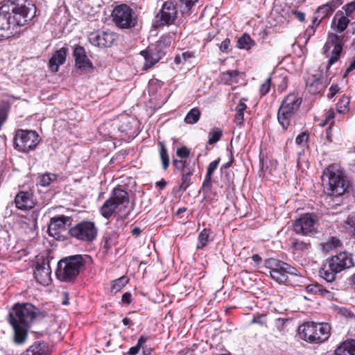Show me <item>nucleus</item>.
Wrapping results in <instances>:
<instances>
[{"instance_id": "4", "label": "nucleus", "mask_w": 355, "mask_h": 355, "mask_svg": "<svg viewBox=\"0 0 355 355\" xmlns=\"http://www.w3.org/2000/svg\"><path fill=\"white\" fill-rule=\"evenodd\" d=\"M352 266L354 261L352 254L342 252L326 260L320 270V275L327 282H332L338 273Z\"/></svg>"}, {"instance_id": "56", "label": "nucleus", "mask_w": 355, "mask_h": 355, "mask_svg": "<svg viewBox=\"0 0 355 355\" xmlns=\"http://www.w3.org/2000/svg\"><path fill=\"white\" fill-rule=\"evenodd\" d=\"M345 11L347 15H349L355 11V0L346 4Z\"/></svg>"}, {"instance_id": "17", "label": "nucleus", "mask_w": 355, "mask_h": 355, "mask_svg": "<svg viewBox=\"0 0 355 355\" xmlns=\"http://www.w3.org/2000/svg\"><path fill=\"white\" fill-rule=\"evenodd\" d=\"M69 220V217L63 215L52 218L48 227L49 236L55 238L59 236L64 230L67 222Z\"/></svg>"}, {"instance_id": "52", "label": "nucleus", "mask_w": 355, "mask_h": 355, "mask_svg": "<svg viewBox=\"0 0 355 355\" xmlns=\"http://www.w3.org/2000/svg\"><path fill=\"white\" fill-rule=\"evenodd\" d=\"M189 153L190 152L189 149L185 146L178 148L176 151L177 156L182 159H186L187 157H188Z\"/></svg>"}, {"instance_id": "42", "label": "nucleus", "mask_w": 355, "mask_h": 355, "mask_svg": "<svg viewBox=\"0 0 355 355\" xmlns=\"http://www.w3.org/2000/svg\"><path fill=\"white\" fill-rule=\"evenodd\" d=\"M128 282V279L123 276L112 282V285L111 287L112 292L117 293L119 292L123 287H124Z\"/></svg>"}, {"instance_id": "61", "label": "nucleus", "mask_w": 355, "mask_h": 355, "mask_svg": "<svg viewBox=\"0 0 355 355\" xmlns=\"http://www.w3.org/2000/svg\"><path fill=\"white\" fill-rule=\"evenodd\" d=\"M131 299H132V295L129 293H125L123 295L121 301L123 303L129 304L131 302Z\"/></svg>"}, {"instance_id": "49", "label": "nucleus", "mask_w": 355, "mask_h": 355, "mask_svg": "<svg viewBox=\"0 0 355 355\" xmlns=\"http://www.w3.org/2000/svg\"><path fill=\"white\" fill-rule=\"evenodd\" d=\"M271 84V78H268L264 83H263L259 88V92L261 96H265L270 91Z\"/></svg>"}, {"instance_id": "12", "label": "nucleus", "mask_w": 355, "mask_h": 355, "mask_svg": "<svg viewBox=\"0 0 355 355\" xmlns=\"http://www.w3.org/2000/svg\"><path fill=\"white\" fill-rule=\"evenodd\" d=\"M163 46L164 42L162 40H159L155 44L150 45L146 50L141 51L140 53L145 60L143 67L144 70L153 67L162 59L164 55Z\"/></svg>"}, {"instance_id": "43", "label": "nucleus", "mask_w": 355, "mask_h": 355, "mask_svg": "<svg viewBox=\"0 0 355 355\" xmlns=\"http://www.w3.org/2000/svg\"><path fill=\"white\" fill-rule=\"evenodd\" d=\"M148 337L144 336H141L138 340L137 344L135 346L130 347L128 354L129 355L137 354L140 349L144 347V345L146 343Z\"/></svg>"}, {"instance_id": "47", "label": "nucleus", "mask_w": 355, "mask_h": 355, "mask_svg": "<svg viewBox=\"0 0 355 355\" xmlns=\"http://www.w3.org/2000/svg\"><path fill=\"white\" fill-rule=\"evenodd\" d=\"M116 243V236L115 235H106L105 236V241L103 248L108 250H110L113 245H114Z\"/></svg>"}, {"instance_id": "62", "label": "nucleus", "mask_w": 355, "mask_h": 355, "mask_svg": "<svg viewBox=\"0 0 355 355\" xmlns=\"http://www.w3.org/2000/svg\"><path fill=\"white\" fill-rule=\"evenodd\" d=\"M332 129H333V128L331 126H329L326 130V137H327V139L329 141H332V139H331Z\"/></svg>"}, {"instance_id": "36", "label": "nucleus", "mask_w": 355, "mask_h": 355, "mask_svg": "<svg viewBox=\"0 0 355 355\" xmlns=\"http://www.w3.org/2000/svg\"><path fill=\"white\" fill-rule=\"evenodd\" d=\"M158 144L160 146L159 157L162 162L163 168L164 170H166L169 165V156L168 151L163 141H159Z\"/></svg>"}, {"instance_id": "18", "label": "nucleus", "mask_w": 355, "mask_h": 355, "mask_svg": "<svg viewBox=\"0 0 355 355\" xmlns=\"http://www.w3.org/2000/svg\"><path fill=\"white\" fill-rule=\"evenodd\" d=\"M76 67L82 71H87L92 67V62L86 55L85 49L83 46H77L73 50Z\"/></svg>"}, {"instance_id": "8", "label": "nucleus", "mask_w": 355, "mask_h": 355, "mask_svg": "<svg viewBox=\"0 0 355 355\" xmlns=\"http://www.w3.org/2000/svg\"><path fill=\"white\" fill-rule=\"evenodd\" d=\"M69 235L83 242L92 243L97 237L98 227L94 222L91 220H83L69 230Z\"/></svg>"}, {"instance_id": "6", "label": "nucleus", "mask_w": 355, "mask_h": 355, "mask_svg": "<svg viewBox=\"0 0 355 355\" xmlns=\"http://www.w3.org/2000/svg\"><path fill=\"white\" fill-rule=\"evenodd\" d=\"M129 203L128 192L120 187L113 189L110 197L105 201L100 209L101 215L108 219L120 205L126 207Z\"/></svg>"}, {"instance_id": "35", "label": "nucleus", "mask_w": 355, "mask_h": 355, "mask_svg": "<svg viewBox=\"0 0 355 355\" xmlns=\"http://www.w3.org/2000/svg\"><path fill=\"white\" fill-rule=\"evenodd\" d=\"M343 50L342 45L340 43V40L336 42V44L334 45V49L331 52V56L329 60V63L327 67V69L328 70L330 67L334 64L340 58L341 51Z\"/></svg>"}, {"instance_id": "25", "label": "nucleus", "mask_w": 355, "mask_h": 355, "mask_svg": "<svg viewBox=\"0 0 355 355\" xmlns=\"http://www.w3.org/2000/svg\"><path fill=\"white\" fill-rule=\"evenodd\" d=\"M315 332L317 334V343H322L326 341L330 336L331 327L326 322L315 323Z\"/></svg>"}, {"instance_id": "34", "label": "nucleus", "mask_w": 355, "mask_h": 355, "mask_svg": "<svg viewBox=\"0 0 355 355\" xmlns=\"http://www.w3.org/2000/svg\"><path fill=\"white\" fill-rule=\"evenodd\" d=\"M193 172L191 169H184L182 173L181 184H180V189L186 191V189L191 185V177Z\"/></svg>"}, {"instance_id": "58", "label": "nucleus", "mask_w": 355, "mask_h": 355, "mask_svg": "<svg viewBox=\"0 0 355 355\" xmlns=\"http://www.w3.org/2000/svg\"><path fill=\"white\" fill-rule=\"evenodd\" d=\"M346 226L345 228L349 230H352L355 229V221L352 218H347L345 222Z\"/></svg>"}, {"instance_id": "33", "label": "nucleus", "mask_w": 355, "mask_h": 355, "mask_svg": "<svg viewBox=\"0 0 355 355\" xmlns=\"http://www.w3.org/2000/svg\"><path fill=\"white\" fill-rule=\"evenodd\" d=\"M336 19H338V22L336 24L337 31L339 32L344 31L347 28V27L349 23V19H348V17L347 16H344L342 14H338V13H336L335 15L334 19H333V22L335 23Z\"/></svg>"}, {"instance_id": "53", "label": "nucleus", "mask_w": 355, "mask_h": 355, "mask_svg": "<svg viewBox=\"0 0 355 355\" xmlns=\"http://www.w3.org/2000/svg\"><path fill=\"white\" fill-rule=\"evenodd\" d=\"M212 187V177L205 176V180L203 182L202 187L204 189H206L207 191H209Z\"/></svg>"}, {"instance_id": "29", "label": "nucleus", "mask_w": 355, "mask_h": 355, "mask_svg": "<svg viewBox=\"0 0 355 355\" xmlns=\"http://www.w3.org/2000/svg\"><path fill=\"white\" fill-rule=\"evenodd\" d=\"M254 44L255 43L250 36L248 34H244L238 39L236 46L241 49L250 50Z\"/></svg>"}, {"instance_id": "9", "label": "nucleus", "mask_w": 355, "mask_h": 355, "mask_svg": "<svg viewBox=\"0 0 355 355\" xmlns=\"http://www.w3.org/2000/svg\"><path fill=\"white\" fill-rule=\"evenodd\" d=\"M40 143L39 135L36 131L19 130L14 137V146L21 152H28Z\"/></svg>"}, {"instance_id": "64", "label": "nucleus", "mask_w": 355, "mask_h": 355, "mask_svg": "<svg viewBox=\"0 0 355 355\" xmlns=\"http://www.w3.org/2000/svg\"><path fill=\"white\" fill-rule=\"evenodd\" d=\"M156 185L162 189L166 185V182L162 179V180L157 182Z\"/></svg>"}, {"instance_id": "13", "label": "nucleus", "mask_w": 355, "mask_h": 355, "mask_svg": "<svg viewBox=\"0 0 355 355\" xmlns=\"http://www.w3.org/2000/svg\"><path fill=\"white\" fill-rule=\"evenodd\" d=\"M318 221L315 216L310 214L302 215L293 224L294 231L299 234L308 235L316 232Z\"/></svg>"}, {"instance_id": "44", "label": "nucleus", "mask_w": 355, "mask_h": 355, "mask_svg": "<svg viewBox=\"0 0 355 355\" xmlns=\"http://www.w3.org/2000/svg\"><path fill=\"white\" fill-rule=\"evenodd\" d=\"M340 38L337 35H329L328 40L323 47L324 53H326L331 49V47L334 46L336 42H338Z\"/></svg>"}, {"instance_id": "23", "label": "nucleus", "mask_w": 355, "mask_h": 355, "mask_svg": "<svg viewBox=\"0 0 355 355\" xmlns=\"http://www.w3.org/2000/svg\"><path fill=\"white\" fill-rule=\"evenodd\" d=\"M68 49L62 47L56 51L51 58L49 60V67L53 71H58L59 67L63 64L66 60Z\"/></svg>"}, {"instance_id": "31", "label": "nucleus", "mask_w": 355, "mask_h": 355, "mask_svg": "<svg viewBox=\"0 0 355 355\" xmlns=\"http://www.w3.org/2000/svg\"><path fill=\"white\" fill-rule=\"evenodd\" d=\"M198 0H180V10L183 16H189L191 14L193 6Z\"/></svg>"}, {"instance_id": "21", "label": "nucleus", "mask_w": 355, "mask_h": 355, "mask_svg": "<svg viewBox=\"0 0 355 355\" xmlns=\"http://www.w3.org/2000/svg\"><path fill=\"white\" fill-rule=\"evenodd\" d=\"M302 102L301 97L296 94L291 93L282 100L280 107L295 114L298 112Z\"/></svg>"}, {"instance_id": "1", "label": "nucleus", "mask_w": 355, "mask_h": 355, "mask_svg": "<svg viewBox=\"0 0 355 355\" xmlns=\"http://www.w3.org/2000/svg\"><path fill=\"white\" fill-rule=\"evenodd\" d=\"M35 6L29 0H8L0 7V41L18 33L35 16Z\"/></svg>"}, {"instance_id": "37", "label": "nucleus", "mask_w": 355, "mask_h": 355, "mask_svg": "<svg viewBox=\"0 0 355 355\" xmlns=\"http://www.w3.org/2000/svg\"><path fill=\"white\" fill-rule=\"evenodd\" d=\"M200 117V110L198 108H193L187 114L184 121L188 124H194L199 121Z\"/></svg>"}, {"instance_id": "60", "label": "nucleus", "mask_w": 355, "mask_h": 355, "mask_svg": "<svg viewBox=\"0 0 355 355\" xmlns=\"http://www.w3.org/2000/svg\"><path fill=\"white\" fill-rule=\"evenodd\" d=\"M355 69V58L353 61L350 63L349 67L346 69L343 77L345 78L350 72Z\"/></svg>"}, {"instance_id": "51", "label": "nucleus", "mask_w": 355, "mask_h": 355, "mask_svg": "<svg viewBox=\"0 0 355 355\" xmlns=\"http://www.w3.org/2000/svg\"><path fill=\"white\" fill-rule=\"evenodd\" d=\"M173 164L178 170H181L182 173L183 172L184 169H189V168L186 167V164H187L186 159L178 160V159H173Z\"/></svg>"}, {"instance_id": "27", "label": "nucleus", "mask_w": 355, "mask_h": 355, "mask_svg": "<svg viewBox=\"0 0 355 355\" xmlns=\"http://www.w3.org/2000/svg\"><path fill=\"white\" fill-rule=\"evenodd\" d=\"M335 355H355V340L343 342L335 350Z\"/></svg>"}, {"instance_id": "54", "label": "nucleus", "mask_w": 355, "mask_h": 355, "mask_svg": "<svg viewBox=\"0 0 355 355\" xmlns=\"http://www.w3.org/2000/svg\"><path fill=\"white\" fill-rule=\"evenodd\" d=\"M251 322L259 324L261 326L266 325V322L265 320V315H259L257 316H254Z\"/></svg>"}, {"instance_id": "39", "label": "nucleus", "mask_w": 355, "mask_h": 355, "mask_svg": "<svg viewBox=\"0 0 355 355\" xmlns=\"http://www.w3.org/2000/svg\"><path fill=\"white\" fill-rule=\"evenodd\" d=\"M306 291L313 294H318L322 296H325L329 293V292L324 289L322 286L318 284H312L306 286Z\"/></svg>"}, {"instance_id": "55", "label": "nucleus", "mask_w": 355, "mask_h": 355, "mask_svg": "<svg viewBox=\"0 0 355 355\" xmlns=\"http://www.w3.org/2000/svg\"><path fill=\"white\" fill-rule=\"evenodd\" d=\"M230 45V40L228 38L224 40L219 46L220 51L221 52H227Z\"/></svg>"}, {"instance_id": "41", "label": "nucleus", "mask_w": 355, "mask_h": 355, "mask_svg": "<svg viewBox=\"0 0 355 355\" xmlns=\"http://www.w3.org/2000/svg\"><path fill=\"white\" fill-rule=\"evenodd\" d=\"M223 135V132L218 128H214L209 132L208 144L213 145L218 141Z\"/></svg>"}, {"instance_id": "46", "label": "nucleus", "mask_w": 355, "mask_h": 355, "mask_svg": "<svg viewBox=\"0 0 355 355\" xmlns=\"http://www.w3.org/2000/svg\"><path fill=\"white\" fill-rule=\"evenodd\" d=\"M309 132L307 131L303 132L300 133L295 139V143L301 146L302 147H304L306 146V142L309 138Z\"/></svg>"}, {"instance_id": "20", "label": "nucleus", "mask_w": 355, "mask_h": 355, "mask_svg": "<svg viewBox=\"0 0 355 355\" xmlns=\"http://www.w3.org/2000/svg\"><path fill=\"white\" fill-rule=\"evenodd\" d=\"M341 4L340 0H332L330 2L320 6L316 11V16L313 19V23L318 25L323 18L331 15L334 10Z\"/></svg>"}, {"instance_id": "14", "label": "nucleus", "mask_w": 355, "mask_h": 355, "mask_svg": "<svg viewBox=\"0 0 355 355\" xmlns=\"http://www.w3.org/2000/svg\"><path fill=\"white\" fill-rule=\"evenodd\" d=\"M115 39V35L110 31H96L91 33L88 36L89 42L100 48H106L112 45Z\"/></svg>"}, {"instance_id": "22", "label": "nucleus", "mask_w": 355, "mask_h": 355, "mask_svg": "<svg viewBox=\"0 0 355 355\" xmlns=\"http://www.w3.org/2000/svg\"><path fill=\"white\" fill-rule=\"evenodd\" d=\"M16 207L22 210H27L32 209L35 202L33 199V194L29 191H20L15 198Z\"/></svg>"}, {"instance_id": "24", "label": "nucleus", "mask_w": 355, "mask_h": 355, "mask_svg": "<svg viewBox=\"0 0 355 355\" xmlns=\"http://www.w3.org/2000/svg\"><path fill=\"white\" fill-rule=\"evenodd\" d=\"M49 345L44 341L35 342L21 355H49Z\"/></svg>"}, {"instance_id": "50", "label": "nucleus", "mask_w": 355, "mask_h": 355, "mask_svg": "<svg viewBox=\"0 0 355 355\" xmlns=\"http://www.w3.org/2000/svg\"><path fill=\"white\" fill-rule=\"evenodd\" d=\"M220 161V159L218 158L209 164L206 175L212 177V175L214 174L215 170L217 168Z\"/></svg>"}, {"instance_id": "40", "label": "nucleus", "mask_w": 355, "mask_h": 355, "mask_svg": "<svg viewBox=\"0 0 355 355\" xmlns=\"http://www.w3.org/2000/svg\"><path fill=\"white\" fill-rule=\"evenodd\" d=\"M341 244V241L337 237L333 236L324 243L322 246L324 250L330 251L340 247Z\"/></svg>"}, {"instance_id": "30", "label": "nucleus", "mask_w": 355, "mask_h": 355, "mask_svg": "<svg viewBox=\"0 0 355 355\" xmlns=\"http://www.w3.org/2000/svg\"><path fill=\"white\" fill-rule=\"evenodd\" d=\"M246 107L247 106L245 103L242 101H240L239 103L236 105L235 109L236 115L234 118V122L237 125H243L244 121V111L245 110Z\"/></svg>"}, {"instance_id": "7", "label": "nucleus", "mask_w": 355, "mask_h": 355, "mask_svg": "<svg viewBox=\"0 0 355 355\" xmlns=\"http://www.w3.org/2000/svg\"><path fill=\"white\" fill-rule=\"evenodd\" d=\"M114 24L119 28H131L137 23V16L134 10L126 4L116 6L112 12Z\"/></svg>"}, {"instance_id": "57", "label": "nucleus", "mask_w": 355, "mask_h": 355, "mask_svg": "<svg viewBox=\"0 0 355 355\" xmlns=\"http://www.w3.org/2000/svg\"><path fill=\"white\" fill-rule=\"evenodd\" d=\"M292 14L301 22L304 21L305 19V15L302 12L292 10Z\"/></svg>"}, {"instance_id": "59", "label": "nucleus", "mask_w": 355, "mask_h": 355, "mask_svg": "<svg viewBox=\"0 0 355 355\" xmlns=\"http://www.w3.org/2000/svg\"><path fill=\"white\" fill-rule=\"evenodd\" d=\"M340 90V87L338 85H331L329 89V97L333 98Z\"/></svg>"}, {"instance_id": "19", "label": "nucleus", "mask_w": 355, "mask_h": 355, "mask_svg": "<svg viewBox=\"0 0 355 355\" xmlns=\"http://www.w3.org/2000/svg\"><path fill=\"white\" fill-rule=\"evenodd\" d=\"M315 322H307L302 324L298 328V332L300 338L311 343H317L315 334Z\"/></svg>"}, {"instance_id": "2", "label": "nucleus", "mask_w": 355, "mask_h": 355, "mask_svg": "<svg viewBox=\"0 0 355 355\" xmlns=\"http://www.w3.org/2000/svg\"><path fill=\"white\" fill-rule=\"evenodd\" d=\"M46 313L30 303L17 304L10 310L8 322L12 327L13 342L24 345L28 338L30 325L35 320L45 317Z\"/></svg>"}, {"instance_id": "38", "label": "nucleus", "mask_w": 355, "mask_h": 355, "mask_svg": "<svg viewBox=\"0 0 355 355\" xmlns=\"http://www.w3.org/2000/svg\"><path fill=\"white\" fill-rule=\"evenodd\" d=\"M349 98L347 96H343L336 104V110L340 114L345 113L349 110Z\"/></svg>"}, {"instance_id": "26", "label": "nucleus", "mask_w": 355, "mask_h": 355, "mask_svg": "<svg viewBox=\"0 0 355 355\" xmlns=\"http://www.w3.org/2000/svg\"><path fill=\"white\" fill-rule=\"evenodd\" d=\"M295 115L292 112L279 107L277 112L278 122L284 130H286L291 125Z\"/></svg>"}, {"instance_id": "48", "label": "nucleus", "mask_w": 355, "mask_h": 355, "mask_svg": "<svg viewBox=\"0 0 355 355\" xmlns=\"http://www.w3.org/2000/svg\"><path fill=\"white\" fill-rule=\"evenodd\" d=\"M192 57L191 53L189 52H184L180 55H178L175 58V62L177 64H180L182 63H184L188 59L191 58Z\"/></svg>"}, {"instance_id": "32", "label": "nucleus", "mask_w": 355, "mask_h": 355, "mask_svg": "<svg viewBox=\"0 0 355 355\" xmlns=\"http://www.w3.org/2000/svg\"><path fill=\"white\" fill-rule=\"evenodd\" d=\"M210 234L211 230L206 228L200 232L198 237V243L196 245L198 250L202 249L208 244Z\"/></svg>"}, {"instance_id": "10", "label": "nucleus", "mask_w": 355, "mask_h": 355, "mask_svg": "<svg viewBox=\"0 0 355 355\" xmlns=\"http://www.w3.org/2000/svg\"><path fill=\"white\" fill-rule=\"evenodd\" d=\"M268 264L270 266V277L277 282L286 284L289 275L295 274L296 269L284 261L272 259Z\"/></svg>"}, {"instance_id": "16", "label": "nucleus", "mask_w": 355, "mask_h": 355, "mask_svg": "<svg viewBox=\"0 0 355 355\" xmlns=\"http://www.w3.org/2000/svg\"><path fill=\"white\" fill-rule=\"evenodd\" d=\"M311 249V243L293 239L291 241L290 250L295 260L300 261L301 258L307 255Z\"/></svg>"}, {"instance_id": "15", "label": "nucleus", "mask_w": 355, "mask_h": 355, "mask_svg": "<svg viewBox=\"0 0 355 355\" xmlns=\"http://www.w3.org/2000/svg\"><path fill=\"white\" fill-rule=\"evenodd\" d=\"M36 280L42 285H49L51 282V269L49 262L37 263L34 271Z\"/></svg>"}, {"instance_id": "3", "label": "nucleus", "mask_w": 355, "mask_h": 355, "mask_svg": "<svg viewBox=\"0 0 355 355\" xmlns=\"http://www.w3.org/2000/svg\"><path fill=\"white\" fill-rule=\"evenodd\" d=\"M321 179L324 191L329 196H341L348 187L347 181L334 165H330L323 171Z\"/></svg>"}, {"instance_id": "5", "label": "nucleus", "mask_w": 355, "mask_h": 355, "mask_svg": "<svg viewBox=\"0 0 355 355\" xmlns=\"http://www.w3.org/2000/svg\"><path fill=\"white\" fill-rule=\"evenodd\" d=\"M83 266L84 261L81 255L62 259L58 263L55 272L57 278L62 282H71L76 278Z\"/></svg>"}, {"instance_id": "63", "label": "nucleus", "mask_w": 355, "mask_h": 355, "mask_svg": "<svg viewBox=\"0 0 355 355\" xmlns=\"http://www.w3.org/2000/svg\"><path fill=\"white\" fill-rule=\"evenodd\" d=\"M123 322V324L125 325V326H128V327H130L133 324V322L132 321V320L129 318H124L122 320Z\"/></svg>"}, {"instance_id": "28", "label": "nucleus", "mask_w": 355, "mask_h": 355, "mask_svg": "<svg viewBox=\"0 0 355 355\" xmlns=\"http://www.w3.org/2000/svg\"><path fill=\"white\" fill-rule=\"evenodd\" d=\"M309 92L313 94L319 93L323 89V85L319 78L312 77L306 80Z\"/></svg>"}, {"instance_id": "11", "label": "nucleus", "mask_w": 355, "mask_h": 355, "mask_svg": "<svg viewBox=\"0 0 355 355\" xmlns=\"http://www.w3.org/2000/svg\"><path fill=\"white\" fill-rule=\"evenodd\" d=\"M176 5L171 1H167L162 5L161 10L157 14L153 24L155 26L171 25L177 18Z\"/></svg>"}, {"instance_id": "45", "label": "nucleus", "mask_w": 355, "mask_h": 355, "mask_svg": "<svg viewBox=\"0 0 355 355\" xmlns=\"http://www.w3.org/2000/svg\"><path fill=\"white\" fill-rule=\"evenodd\" d=\"M55 175L46 173L42 175L40 179V184L42 187H47L55 179Z\"/></svg>"}]
</instances>
